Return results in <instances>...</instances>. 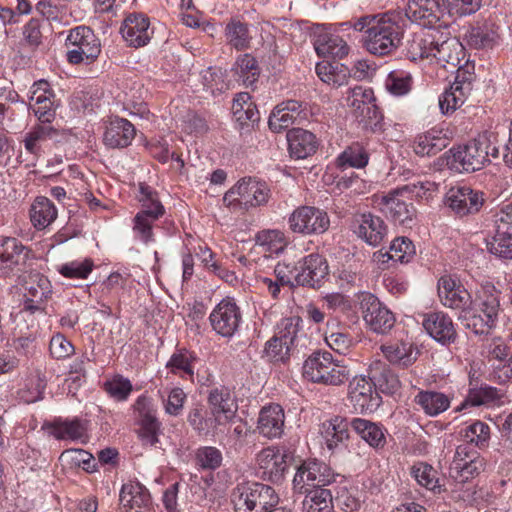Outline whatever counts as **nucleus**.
Returning <instances> with one entry per match:
<instances>
[{"label": "nucleus", "mask_w": 512, "mask_h": 512, "mask_svg": "<svg viewBox=\"0 0 512 512\" xmlns=\"http://www.w3.org/2000/svg\"><path fill=\"white\" fill-rule=\"evenodd\" d=\"M56 95L46 80L33 83L30 88L29 108L40 123L50 124L56 117Z\"/></svg>", "instance_id": "15"}, {"label": "nucleus", "mask_w": 512, "mask_h": 512, "mask_svg": "<svg viewBox=\"0 0 512 512\" xmlns=\"http://www.w3.org/2000/svg\"><path fill=\"white\" fill-rule=\"evenodd\" d=\"M208 403L212 407V414L216 423L223 425L235 422L237 405L229 389L225 387L212 389L208 396Z\"/></svg>", "instance_id": "23"}, {"label": "nucleus", "mask_w": 512, "mask_h": 512, "mask_svg": "<svg viewBox=\"0 0 512 512\" xmlns=\"http://www.w3.org/2000/svg\"><path fill=\"white\" fill-rule=\"evenodd\" d=\"M289 152L296 159H305L313 155L319 146L316 136L301 128H293L287 133Z\"/></svg>", "instance_id": "30"}, {"label": "nucleus", "mask_w": 512, "mask_h": 512, "mask_svg": "<svg viewBox=\"0 0 512 512\" xmlns=\"http://www.w3.org/2000/svg\"><path fill=\"white\" fill-rule=\"evenodd\" d=\"M358 223L356 233L369 245L378 246L386 236V225L378 216L370 213L362 214Z\"/></svg>", "instance_id": "32"}, {"label": "nucleus", "mask_w": 512, "mask_h": 512, "mask_svg": "<svg viewBox=\"0 0 512 512\" xmlns=\"http://www.w3.org/2000/svg\"><path fill=\"white\" fill-rule=\"evenodd\" d=\"M488 142L485 138H476L466 144L452 147L447 152L446 163L450 170L457 173H472L487 165Z\"/></svg>", "instance_id": "4"}, {"label": "nucleus", "mask_w": 512, "mask_h": 512, "mask_svg": "<svg viewBox=\"0 0 512 512\" xmlns=\"http://www.w3.org/2000/svg\"><path fill=\"white\" fill-rule=\"evenodd\" d=\"M209 320L217 334L230 338L239 329L242 314L234 299L227 297L216 305L209 316Z\"/></svg>", "instance_id": "16"}, {"label": "nucleus", "mask_w": 512, "mask_h": 512, "mask_svg": "<svg viewBox=\"0 0 512 512\" xmlns=\"http://www.w3.org/2000/svg\"><path fill=\"white\" fill-rule=\"evenodd\" d=\"M305 494L303 509L305 512H332L333 497L331 491L324 488L308 489Z\"/></svg>", "instance_id": "42"}, {"label": "nucleus", "mask_w": 512, "mask_h": 512, "mask_svg": "<svg viewBox=\"0 0 512 512\" xmlns=\"http://www.w3.org/2000/svg\"><path fill=\"white\" fill-rule=\"evenodd\" d=\"M289 229L303 236L319 235L326 232L330 219L326 211L314 206H300L288 217Z\"/></svg>", "instance_id": "8"}, {"label": "nucleus", "mask_w": 512, "mask_h": 512, "mask_svg": "<svg viewBox=\"0 0 512 512\" xmlns=\"http://www.w3.org/2000/svg\"><path fill=\"white\" fill-rule=\"evenodd\" d=\"M340 474L335 473L326 463L316 459L302 462L293 478V489L297 493L308 489L322 488L337 481Z\"/></svg>", "instance_id": "7"}, {"label": "nucleus", "mask_w": 512, "mask_h": 512, "mask_svg": "<svg viewBox=\"0 0 512 512\" xmlns=\"http://www.w3.org/2000/svg\"><path fill=\"white\" fill-rule=\"evenodd\" d=\"M136 134L135 127L124 118H115L107 126L103 141L109 148H124L131 144Z\"/></svg>", "instance_id": "29"}, {"label": "nucleus", "mask_w": 512, "mask_h": 512, "mask_svg": "<svg viewBox=\"0 0 512 512\" xmlns=\"http://www.w3.org/2000/svg\"><path fill=\"white\" fill-rule=\"evenodd\" d=\"M328 273L329 266L325 257L319 253H311L298 262L294 280L297 285L317 288Z\"/></svg>", "instance_id": "18"}, {"label": "nucleus", "mask_w": 512, "mask_h": 512, "mask_svg": "<svg viewBox=\"0 0 512 512\" xmlns=\"http://www.w3.org/2000/svg\"><path fill=\"white\" fill-rule=\"evenodd\" d=\"M414 401L429 416H436L450 406V400L445 394L429 390L420 391Z\"/></svg>", "instance_id": "41"}, {"label": "nucleus", "mask_w": 512, "mask_h": 512, "mask_svg": "<svg viewBox=\"0 0 512 512\" xmlns=\"http://www.w3.org/2000/svg\"><path fill=\"white\" fill-rule=\"evenodd\" d=\"M85 432L84 424L78 419L55 423L51 430V434L59 440H79L85 436Z\"/></svg>", "instance_id": "53"}, {"label": "nucleus", "mask_w": 512, "mask_h": 512, "mask_svg": "<svg viewBox=\"0 0 512 512\" xmlns=\"http://www.w3.org/2000/svg\"><path fill=\"white\" fill-rule=\"evenodd\" d=\"M351 428L371 447L381 449L386 444V430L378 423L363 418H353Z\"/></svg>", "instance_id": "34"}, {"label": "nucleus", "mask_w": 512, "mask_h": 512, "mask_svg": "<svg viewBox=\"0 0 512 512\" xmlns=\"http://www.w3.org/2000/svg\"><path fill=\"white\" fill-rule=\"evenodd\" d=\"M471 74L458 73L455 81L439 97V106L444 114L452 113L465 102L466 94L471 89Z\"/></svg>", "instance_id": "25"}, {"label": "nucleus", "mask_w": 512, "mask_h": 512, "mask_svg": "<svg viewBox=\"0 0 512 512\" xmlns=\"http://www.w3.org/2000/svg\"><path fill=\"white\" fill-rule=\"evenodd\" d=\"M487 247L491 253L501 258L512 259V230L496 224L495 234Z\"/></svg>", "instance_id": "44"}, {"label": "nucleus", "mask_w": 512, "mask_h": 512, "mask_svg": "<svg viewBox=\"0 0 512 512\" xmlns=\"http://www.w3.org/2000/svg\"><path fill=\"white\" fill-rule=\"evenodd\" d=\"M369 375L378 393L394 395L401 388L398 376L381 360H375L370 364Z\"/></svg>", "instance_id": "31"}, {"label": "nucleus", "mask_w": 512, "mask_h": 512, "mask_svg": "<svg viewBox=\"0 0 512 512\" xmlns=\"http://www.w3.org/2000/svg\"><path fill=\"white\" fill-rule=\"evenodd\" d=\"M415 255L416 248L412 241L407 237H398L391 242L389 251L382 256L394 262L408 263Z\"/></svg>", "instance_id": "45"}, {"label": "nucleus", "mask_w": 512, "mask_h": 512, "mask_svg": "<svg viewBox=\"0 0 512 512\" xmlns=\"http://www.w3.org/2000/svg\"><path fill=\"white\" fill-rule=\"evenodd\" d=\"M290 460V453L277 446L262 449L256 457L261 477L272 483H280L284 479Z\"/></svg>", "instance_id": "13"}, {"label": "nucleus", "mask_w": 512, "mask_h": 512, "mask_svg": "<svg viewBox=\"0 0 512 512\" xmlns=\"http://www.w3.org/2000/svg\"><path fill=\"white\" fill-rule=\"evenodd\" d=\"M449 142V138L442 130L432 128L416 137L414 151L421 156H433L445 149Z\"/></svg>", "instance_id": "33"}, {"label": "nucleus", "mask_w": 512, "mask_h": 512, "mask_svg": "<svg viewBox=\"0 0 512 512\" xmlns=\"http://www.w3.org/2000/svg\"><path fill=\"white\" fill-rule=\"evenodd\" d=\"M401 27L387 15H382L366 31L364 46L371 54L388 55L400 45Z\"/></svg>", "instance_id": "5"}, {"label": "nucleus", "mask_w": 512, "mask_h": 512, "mask_svg": "<svg viewBox=\"0 0 512 512\" xmlns=\"http://www.w3.org/2000/svg\"><path fill=\"white\" fill-rule=\"evenodd\" d=\"M120 32L127 44L135 48L147 45L153 34L149 18L143 14L128 15L123 21Z\"/></svg>", "instance_id": "22"}, {"label": "nucleus", "mask_w": 512, "mask_h": 512, "mask_svg": "<svg viewBox=\"0 0 512 512\" xmlns=\"http://www.w3.org/2000/svg\"><path fill=\"white\" fill-rule=\"evenodd\" d=\"M314 48L323 57L343 58L349 52L347 43L340 36L328 32L316 35Z\"/></svg>", "instance_id": "35"}, {"label": "nucleus", "mask_w": 512, "mask_h": 512, "mask_svg": "<svg viewBox=\"0 0 512 512\" xmlns=\"http://www.w3.org/2000/svg\"><path fill=\"white\" fill-rule=\"evenodd\" d=\"M311 115L307 102L289 99L279 103L269 116V128L276 133L288 129L292 125H300Z\"/></svg>", "instance_id": "12"}, {"label": "nucleus", "mask_w": 512, "mask_h": 512, "mask_svg": "<svg viewBox=\"0 0 512 512\" xmlns=\"http://www.w3.org/2000/svg\"><path fill=\"white\" fill-rule=\"evenodd\" d=\"M320 434L327 448L332 451L348 439V423L341 417L324 421L320 427Z\"/></svg>", "instance_id": "38"}, {"label": "nucleus", "mask_w": 512, "mask_h": 512, "mask_svg": "<svg viewBox=\"0 0 512 512\" xmlns=\"http://www.w3.org/2000/svg\"><path fill=\"white\" fill-rule=\"evenodd\" d=\"M195 360L193 354L185 349L178 350L170 357L167 368L174 374H180L185 378H192L194 371L192 362Z\"/></svg>", "instance_id": "52"}, {"label": "nucleus", "mask_w": 512, "mask_h": 512, "mask_svg": "<svg viewBox=\"0 0 512 512\" xmlns=\"http://www.w3.org/2000/svg\"><path fill=\"white\" fill-rule=\"evenodd\" d=\"M30 250L14 237L0 236V269L8 275L15 268L25 265Z\"/></svg>", "instance_id": "21"}, {"label": "nucleus", "mask_w": 512, "mask_h": 512, "mask_svg": "<svg viewBox=\"0 0 512 512\" xmlns=\"http://www.w3.org/2000/svg\"><path fill=\"white\" fill-rule=\"evenodd\" d=\"M407 55L412 61L429 59L445 69H455L457 74H466L461 66L464 47L457 38L451 37L448 25L415 33L408 42Z\"/></svg>", "instance_id": "1"}, {"label": "nucleus", "mask_w": 512, "mask_h": 512, "mask_svg": "<svg viewBox=\"0 0 512 512\" xmlns=\"http://www.w3.org/2000/svg\"><path fill=\"white\" fill-rule=\"evenodd\" d=\"M438 296L444 306L462 309L463 314L472 304L470 293L450 275H444L438 280Z\"/></svg>", "instance_id": "19"}, {"label": "nucleus", "mask_w": 512, "mask_h": 512, "mask_svg": "<svg viewBox=\"0 0 512 512\" xmlns=\"http://www.w3.org/2000/svg\"><path fill=\"white\" fill-rule=\"evenodd\" d=\"M105 391L114 399L124 401L132 392V384L129 379L117 375L104 384Z\"/></svg>", "instance_id": "62"}, {"label": "nucleus", "mask_w": 512, "mask_h": 512, "mask_svg": "<svg viewBox=\"0 0 512 512\" xmlns=\"http://www.w3.org/2000/svg\"><path fill=\"white\" fill-rule=\"evenodd\" d=\"M411 474L417 483L434 493H440L442 488L436 477L437 472L426 463L420 462L412 466Z\"/></svg>", "instance_id": "49"}, {"label": "nucleus", "mask_w": 512, "mask_h": 512, "mask_svg": "<svg viewBox=\"0 0 512 512\" xmlns=\"http://www.w3.org/2000/svg\"><path fill=\"white\" fill-rule=\"evenodd\" d=\"M226 71L220 67H208L201 73L202 84L212 95L221 94L230 89L231 80H225Z\"/></svg>", "instance_id": "43"}, {"label": "nucleus", "mask_w": 512, "mask_h": 512, "mask_svg": "<svg viewBox=\"0 0 512 512\" xmlns=\"http://www.w3.org/2000/svg\"><path fill=\"white\" fill-rule=\"evenodd\" d=\"M404 195L395 193V189L387 194L376 196L374 203L376 206L394 222L406 224L412 221L415 209L412 204H407L404 199L400 198Z\"/></svg>", "instance_id": "20"}, {"label": "nucleus", "mask_w": 512, "mask_h": 512, "mask_svg": "<svg viewBox=\"0 0 512 512\" xmlns=\"http://www.w3.org/2000/svg\"><path fill=\"white\" fill-rule=\"evenodd\" d=\"M94 263L91 259L73 260L57 267V271L69 279H86L92 272Z\"/></svg>", "instance_id": "56"}, {"label": "nucleus", "mask_w": 512, "mask_h": 512, "mask_svg": "<svg viewBox=\"0 0 512 512\" xmlns=\"http://www.w3.org/2000/svg\"><path fill=\"white\" fill-rule=\"evenodd\" d=\"M302 374L313 383L339 386L350 377L349 369L334 361L327 351L313 352L303 363Z\"/></svg>", "instance_id": "3"}, {"label": "nucleus", "mask_w": 512, "mask_h": 512, "mask_svg": "<svg viewBox=\"0 0 512 512\" xmlns=\"http://www.w3.org/2000/svg\"><path fill=\"white\" fill-rule=\"evenodd\" d=\"M375 98L372 89L363 88L361 86L354 87L350 95L347 97V103L350 107L354 108L358 114L362 113Z\"/></svg>", "instance_id": "64"}, {"label": "nucleus", "mask_w": 512, "mask_h": 512, "mask_svg": "<svg viewBox=\"0 0 512 512\" xmlns=\"http://www.w3.org/2000/svg\"><path fill=\"white\" fill-rule=\"evenodd\" d=\"M498 38L495 25L485 22L482 25L471 28L468 34V43L475 48L492 46Z\"/></svg>", "instance_id": "46"}, {"label": "nucleus", "mask_w": 512, "mask_h": 512, "mask_svg": "<svg viewBox=\"0 0 512 512\" xmlns=\"http://www.w3.org/2000/svg\"><path fill=\"white\" fill-rule=\"evenodd\" d=\"M385 86L393 95H406L412 87V76L409 72L403 70L392 71L387 76Z\"/></svg>", "instance_id": "57"}, {"label": "nucleus", "mask_w": 512, "mask_h": 512, "mask_svg": "<svg viewBox=\"0 0 512 512\" xmlns=\"http://www.w3.org/2000/svg\"><path fill=\"white\" fill-rule=\"evenodd\" d=\"M269 193L266 183L244 177L225 193L223 203L229 208L248 209L267 203Z\"/></svg>", "instance_id": "6"}, {"label": "nucleus", "mask_w": 512, "mask_h": 512, "mask_svg": "<svg viewBox=\"0 0 512 512\" xmlns=\"http://www.w3.org/2000/svg\"><path fill=\"white\" fill-rule=\"evenodd\" d=\"M369 155L367 151L359 144L346 148L337 158L340 168H363L368 164Z\"/></svg>", "instance_id": "50"}, {"label": "nucleus", "mask_w": 512, "mask_h": 512, "mask_svg": "<svg viewBox=\"0 0 512 512\" xmlns=\"http://www.w3.org/2000/svg\"><path fill=\"white\" fill-rule=\"evenodd\" d=\"M486 202L485 194L467 185L451 187L445 195V204L458 217L475 215Z\"/></svg>", "instance_id": "10"}, {"label": "nucleus", "mask_w": 512, "mask_h": 512, "mask_svg": "<svg viewBox=\"0 0 512 512\" xmlns=\"http://www.w3.org/2000/svg\"><path fill=\"white\" fill-rule=\"evenodd\" d=\"M59 134L54 126L39 122L24 135L22 143L26 153L36 159L44 153L45 143L57 138Z\"/></svg>", "instance_id": "26"}, {"label": "nucleus", "mask_w": 512, "mask_h": 512, "mask_svg": "<svg viewBox=\"0 0 512 512\" xmlns=\"http://www.w3.org/2000/svg\"><path fill=\"white\" fill-rule=\"evenodd\" d=\"M255 482L237 484L230 495L235 512H256Z\"/></svg>", "instance_id": "40"}, {"label": "nucleus", "mask_w": 512, "mask_h": 512, "mask_svg": "<svg viewBox=\"0 0 512 512\" xmlns=\"http://www.w3.org/2000/svg\"><path fill=\"white\" fill-rule=\"evenodd\" d=\"M284 410L278 404H271L261 409L257 422L259 433L268 438H278L284 430Z\"/></svg>", "instance_id": "27"}, {"label": "nucleus", "mask_w": 512, "mask_h": 512, "mask_svg": "<svg viewBox=\"0 0 512 512\" xmlns=\"http://www.w3.org/2000/svg\"><path fill=\"white\" fill-rule=\"evenodd\" d=\"M66 45L71 47L67 52V60L71 64H79L84 59L94 60L101 51L99 39L86 26L71 29L66 38Z\"/></svg>", "instance_id": "9"}, {"label": "nucleus", "mask_w": 512, "mask_h": 512, "mask_svg": "<svg viewBox=\"0 0 512 512\" xmlns=\"http://www.w3.org/2000/svg\"><path fill=\"white\" fill-rule=\"evenodd\" d=\"M423 327L436 341L442 344L455 342L457 333L452 319L444 312H430L424 315Z\"/></svg>", "instance_id": "24"}, {"label": "nucleus", "mask_w": 512, "mask_h": 512, "mask_svg": "<svg viewBox=\"0 0 512 512\" xmlns=\"http://www.w3.org/2000/svg\"><path fill=\"white\" fill-rule=\"evenodd\" d=\"M60 459L67 462L70 467H80L89 473L96 470L94 456L83 449H67L62 452Z\"/></svg>", "instance_id": "55"}, {"label": "nucleus", "mask_w": 512, "mask_h": 512, "mask_svg": "<svg viewBox=\"0 0 512 512\" xmlns=\"http://www.w3.org/2000/svg\"><path fill=\"white\" fill-rule=\"evenodd\" d=\"M188 422L199 434L208 435L215 421L207 417V411L203 406L195 405L189 411Z\"/></svg>", "instance_id": "61"}, {"label": "nucleus", "mask_w": 512, "mask_h": 512, "mask_svg": "<svg viewBox=\"0 0 512 512\" xmlns=\"http://www.w3.org/2000/svg\"><path fill=\"white\" fill-rule=\"evenodd\" d=\"M256 244L264 247L266 252L279 253L287 245L286 237L280 230H263L256 234Z\"/></svg>", "instance_id": "54"}, {"label": "nucleus", "mask_w": 512, "mask_h": 512, "mask_svg": "<svg viewBox=\"0 0 512 512\" xmlns=\"http://www.w3.org/2000/svg\"><path fill=\"white\" fill-rule=\"evenodd\" d=\"M139 193V201L142 206L140 211H148V217L158 218H160L165 213L164 206L161 204L157 192L152 187L144 183H140Z\"/></svg>", "instance_id": "48"}, {"label": "nucleus", "mask_w": 512, "mask_h": 512, "mask_svg": "<svg viewBox=\"0 0 512 512\" xmlns=\"http://www.w3.org/2000/svg\"><path fill=\"white\" fill-rule=\"evenodd\" d=\"M380 349L390 363L403 368L412 365L417 359V352H414L409 342L382 345Z\"/></svg>", "instance_id": "39"}, {"label": "nucleus", "mask_w": 512, "mask_h": 512, "mask_svg": "<svg viewBox=\"0 0 512 512\" xmlns=\"http://www.w3.org/2000/svg\"><path fill=\"white\" fill-rule=\"evenodd\" d=\"M301 319L299 317H288L280 321L277 326L276 336L283 344L292 349L298 345Z\"/></svg>", "instance_id": "47"}, {"label": "nucleus", "mask_w": 512, "mask_h": 512, "mask_svg": "<svg viewBox=\"0 0 512 512\" xmlns=\"http://www.w3.org/2000/svg\"><path fill=\"white\" fill-rule=\"evenodd\" d=\"M229 42L238 50L247 48L250 42L248 26L238 20H232L226 27Z\"/></svg>", "instance_id": "60"}, {"label": "nucleus", "mask_w": 512, "mask_h": 512, "mask_svg": "<svg viewBox=\"0 0 512 512\" xmlns=\"http://www.w3.org/2000/svg\"><path fill=\"white\" fill-rule=\"evenodd\" d=\"M460 433L467 444H474L477 447H483L488 443L490 428L484 422L475 421L463 428Z\"/></svg>", "instance_id": "58"}, {"label": "nucleus", "mask_w": 512, "mask_h": 512, "mask_svg": "<svg viewBox=\"0 0 512 512\" xmlns=\"http://www.w3.org/2000/svg\"><path fill=\"white\" fill-rule=\"evenodd\" d=\"M135 408L140 416L139 436L144 444L155 446L158 443L160 433V422L149 407L145 397H139L135 403Z\"/></svg>", "instance_id": "28"}, {"label": "nucleus", "mask_w": 512, "mask_h": 512, "mask_svg": "<svg viewBox=\"0 0 512 512\" xmlns=\"http://www.w3.org/2000/svg\"><path fill=\"white\" fill-rule=\"evenodd\" d=\"M231 72L236 82L248 88L257 82L260 75V68L255 57L251 54H244L237 58Z\"/></svg>", "instance_id": "36"}, {"label": "nucleus", "mask_w": 512, "mask_h": 512, "mask_svg": "<svg viewBox=\"0 0 512 512\" xmlns=\"http://www.w3.org/2000/svg\"><path fill=\"white\" fill-rule=\"evenodd\" d=\"M325 342L332 350L343 355L355 345L353 336L345 328L328 329L325 333Z\"/></svg>", "instance_id": "51"}, {"label": "nucleus", "mask_w": 512, "mask_h": 512, "mask_svg": "<svg viewBox=\"0 0 512 512\" xmlns=\"http://www.w3.org/2000/svg\"><path fill=\"white\" fill-rule=\"evenodd\" d=\"M348 399L358 413H371L381 404L382 398L375 388L370 375L355 376L348 386Z\"/></svg>", "instance_id": "14"}, {"label": "nucleus", "mask_w": 512, "mask_h": 512, "mask_svg": "<svg viewBox=\"0 0 512 512\" xmlns=\"http://www.w3.org/2000/svg\"><path fill=\"white\" fill-rule=\"evenodd\" d=\"M256 512H266L279 503L275 490L266 484L255 482Z\"/></svg>", "instance_id": "59"}, {"label": "nucleus", "mask_w": 512, "mask_h": 512, "mask_svg": "<svg viewBox=\"0 0 512 512\" xmlns=\"http://www.w3.org/2000/svg\"><path fill=\"white\" fill-rule=\"evenodd\" d=\"M57 218V209L53 202L44 196H38L30 208V219L33 226L42 230L51 225Z\"/></svg>", "instance_id": "37"}, {"label": "nucleus", "mask_w": 512, "mask_h": 512, "mask_svg": "<svg viewBox=\"0 0 512 512\" xmlns=\"http://www.w3.org/2000/svg\"><path fill=\"white\" fill-rule=\"evenodd\" d=\"M359 301L363 320L370 330L385 334L392 329L395 324L394 314L375 295L363 292L359 296Z\"/></svg>", "instance_id": "11"}, {"label": "nucleus", "mask_w": 512, "mask_h": 512, "mask_svg": "<svg viewBox=\"0 0 512 512\" xmlns=\"http://www.w3.org/2000/svg\"><path fill=\"white\" fill-rule=\"evenodd\" d=\"M222 453L212 446L201 447L196 452L197 464L203 469L215 470L221 466Z\"/></svg>", "instance_id": "63"}, {"label": "nucleus", "mask_w": 512, "mask_h": 512, "mask_svg": "<svg viewBox=\"0 0 512 512\" xmlns=\"http://www.w3.org/2000/svg\"><path fill=\"white\" fill-rule=\"evenodd\" d=\"M500 294L493 284L482 285L468 310L460 316L463 325L477 335L488 334L498 322Z\"/></svg>", "instance_id": "2"}, {"label": "nucleus", "mask_w": 512, "mask_h": 512, "mask_svg": "<svg viewBox=\"0 0 512 512\" xmlns=\"http://www.w3.org/2000/svg\"><path fill=\"white\" fill-rule=\"evenodd\" d=\"M406 17L423 27L422 30L439 28L444 9L439 0H409L405 8Z\"/></svg>", "instance_id": "17"}]
</instances>
